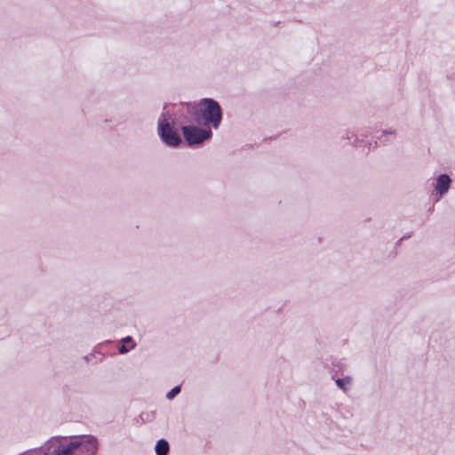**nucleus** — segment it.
Returning <instances> with one entry per match:
<instances>
[{"label": "nucleus", "instance_id": "nucleus-7", "mask_svg": "<svg viewBox=\"0 0 455 455\" xmlns=\"http://www.w3.org/2000/svg\"><path fill=\"white\" fill-rule=\"evenodd\" d=\"M85 442L87 447L86 451L94 454L97 450V440L93 436H86Z\"/></svg>", "mask_w": 455, "mask_h": 455}, {"label": "nucleus", "instance_id": "nucleus-3", "mask_svg": "<svg viewBox=\"0 0 455 455\" xmlns=\"http://www.w3.org/2000/svg\"><path fill=\"white\" fill-rule=\"evenodd\" d=\"M159 135L163 141L171 147H176L181 142L177 132L170 125L165 115H162L158 121Z\"/></svg>", "mask_w": 455, "mask_h": 455}, {"label": "nucleus", "instance_id": "nucleus-12", "mask_svg": "<svg viewBox=\"0 0 455 455\" xmlns=\"http://www.w3.org/2000/svg\"><path fill=\"white\" fill-rule=\"evenodd\" d=\"M44 455H52V453L45 451V453Z\"/></svg>", "mask_w": 455, "mask_h": 455}, {"label": "nucleus", "instance_id": "nucleus-11", "mask_svg": "<svg viewBox=\"0 0 455 455\" xmlns=\"http://www.w3.org/2000/svg\"><path fill=\"white\" fill-rule=\"evenodd\" d=\"M128 351H129V349H128V348H126V347H125L124 345H122V346L119 347V352H120L121 354L126 353V352H128Z\"/></svg>", "mask_w": 455, "mask_h": 455}, {"label": "nucleus", "instance_id": "nucleus-2", "mask_svg": "<svg viewBox=\"0 0 455 455\" xmlns=\"http://www.w3.org/2000/svg\"><path fill=\"white\" fill-rule=\"evenodd\" d=\"M62 437H53L45 444V451L52 455H73L75 450L84 443L80 441L70 442L67 445H62Z\"/></svg>", "mask_w": 455, "mask_h": 455}, {"label": "nucleus", "instance_id": "nucleus-8", "mask_svg": "<svg viewBox=\"0 0 455 455\" xmlns=\"http://www.w3.org/2000/svg\"><path fill=\"white\" fill-rule=\"evenodd\" d=\"M351 382L350 379L349 378H345V379H338L336 380V383L337 385L342 388V389H346V386L349 385Z\"/></svg>", "mask_w": 455, "mask_h": 455}, {"label": "nucleus", "instance_id": "nucleus-10", "mask_svg": "<svg viewBox=\"0 0 455 455\" xmlns=\"http://www.w3.org/2000/svg\"><path fill=\"white\" fill-rule=\"evenodd\" d=\"M124 342L127 343V342H131L132 343V347H133L135 346V343H133L132 339L131 337H126L125 339H123Z\"/></svg>", "mask_w": 455, "mask_h": 455}, {"label": "nucleus", "instance_id": "nucleus-6", "mask_svg": "<svg viewBox=\"0 0 455 455\" xmlns=\"http://www.w3.org/2000/svg\"><path fill=\"white\" fill-rule=\"evenodd\" d=\"M169 451V444L165 440H159L156 445V452L157 455H166Z\"/></svg>", "mask_w": 455, "mask_h": 455}, {"label": "nucleus", "instance_id": "nucleus-5", "mask_svg": "<svg viewBox=\"0 0 455 455\" xmlns=\"http://www.w3.org/2000/svg\"><path fill=\"white\" fill-rule=\"evenodd\" d=\"M451 181V179L446 174H442L438 177L435 189L440 196H443L448 191Z\"/></svg>", "mask_w": 455, "mask_h": 455}, {"label": "nucleus", "instance_id": "nucleus-9", "mask_svg": "<svg viewBox=\"0 0 455 455\" xmlns=\"http://www.w3.org/2000/svg\"><path fill=\"white\" fill-rule=\"evenodd\" d=\"M180 392V387L179 386L173 387L170 392L167 393L166 398L171 400L176 395H178Z\"/></svg>", "mask_w": 455, "mask_h": 455}, {"label": "nucleus", "instance_id": "nucleus-4", "mask_svg": "<svg viewBox=\"0 0 455 455\" xmlns=\"http://www.w3.org/2000/svg\"><path fill=\"white\" fill-rule=\"evenodd\" d=\"M182 132L188 145L200 144L208 140L212 135L210 130H204L196 126H183Z\"/></svg>", "mask_w": 455, "mask_h": 455}, {"label": "nucleus", "instance_id": "nucleus-1", "mask_svg": "<svg viewBox=\"0 0 455 455\" xmlns=\"http://www.w3.org/2000/svg\"><path fill=\"white\" fill-rule=\"evenodd\" d=\"M199 106L204 124H212L214 128H218L221 121V109L218 102L212 99H204Z\"/></svg>", "mask_w": 455, "mask_h": 455}]
</instances>
